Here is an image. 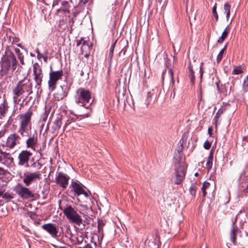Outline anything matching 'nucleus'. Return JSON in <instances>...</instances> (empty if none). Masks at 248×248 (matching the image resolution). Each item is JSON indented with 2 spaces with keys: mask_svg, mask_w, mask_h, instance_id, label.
I'll use <instances>...</instances> for the list:
<instances>
[{
  "mask_svg": "<svg viewBox=\"0 0 248 248\" xmlns=\"http://www.w3.org/2000/svg\"><path fill=\"white\" fill-rule=\"evenodd\" d=\"M0 73L7 75L10 69L13 72H20L22 66L18 63L15 55L11 51L6 52L0 61Z\"/></svg>",
  "mask_w": 248,
  "mask_h": 248,
  "instance_id": "obj_1",
  "label": "nucleus"
},
{
  "mask_svg": "<svg viewBox=\"0 0 248 248\" xmlns=\"http://www.w3.org/2000/svg\"><path fill=\"white\" fill-rule=\"evenodd\" d=\"M32 85L30 79L24 78L17 82L13 90L14 99L15 101L17 99L18 97L24 93L30 95L32 93Z\"/></svg>",
  "mask_w": 248,
  "mask_h": 248,
  "instance_id": "obj_2",
  "label": "nucleus"
},
{
  "mask_svg": "<svg viewBox=\"0 0 248 248\" xmlns=\"http://www.w3.org/2000/svg\"><path fill=\"white\" fill-rule=\"evenodd\" d=\"M63 213L70 221L76 225H80L82 223V217L79 215L81 212L76 207L67 205L63 210Z\"/></svg>",
  "mask_w": 248,
  "mask_h": 248,
  "instance_id": "obj_3",
  "label": "nucleus"
},
{
  "mask_svg": "<svg viewBox=\"0 0 248 248\" xmlns=\"http://www.w3.org/2000/svg\"><path fill=\"white\" fill-rule=\"evenodd\" d=\"M186 170V166L183 162L177 161L175 162V176L174 183L180 184L184 179Z\"/></svg>",
  "mask_w": 248,
  "mask_h": 248,
  "instance_id": "obj_4",
  "label": "nucleus"
},
{
  "mask_svg": "<svg viewBox=\"0 0 248 248\" xmlns=\"http://www.w3.org/2000/svg\"><path fill=\"white\" fill-rule=\"evenodd\" d=\"M78 97L76 100L77 104H82L81 106L88 108L90 107L89 105L86 106L85 103H89L90 100L91 99V93L89 91L85 90L84 89L80 88L77 90Z\"/></svg>",
  "mask_w": 248,
  "mask_h": 248,
  "instance_id": "obj_5",
  "label": "nucleus"
},
{
  "mask_svg": "<svg viewBox=\"0 0 248 248\" xmlns=\"http://www.w3.org/2000/svg\"><path fill=\"white\" fill-rule=\"evenodd\" d=\"M15 190L16 193L23 199L28 200L34 197L33 192L21 184H18L15 188Z\"/></svg>",
  "mask_w": 248,
  "mask_h": 248,
  "instance_id": "obj_6",
  "label": "nucleus"
},
{
  "mask_svg": "<svg viewBox=\"0 0 248 248\" xmlns=\"http://www.w3.org/2000/svg\"><path fill=\"white\" fill-rule=\"evenodd\" d=\"M33 76L36 86H41L44 75L41 66L37 62L33 65Z\"/></svg>",
  "mask_w": 248,
  "mask_h": 248,
  "instance_id": "obj_7",
  "label": "nucleus"
},
{
  "mask_svg": "<svg viewBox=\"0 0 248 248\" xmlns=\"http://www.w3.org/2000/svg\"><path fill=\"white\" fill-rule=\"evenodd\" d=\"M63 72L62 70L56 71H51L49 73V79L48 84L49 88L55 89L57 81L61 79Z\"/></svg>",
  "mask_w": 248,
  "mask_h": 248,
  "instance_id": "obj_8",
  "label": "nucleus"
},
{
  "mask_svg": "<svg viewBox=\"0 0 248 248\" xmlns=\"http://www.w3.org/2000/svg\"><path fill=\"white\" fill-rule=\"evenodd\" d=\"M77 46L79 47L78 52L80 55H84L86 58H88L90 55L91 46L83 38H80L77 41Z\"/></svg>",
  "mask_w": 248,
  "mask_h": 248,
  "instance_id": "obj_9",
  "label": "nucleus"
},
{
  "mask_svg": "<svg viewBox=\"0 0 248 248\" xmlns=\"http://www.w3.org/2000/svg\"><path fill=\"white\" fill-rule=\"evenodd\" d=\"M32 155V153L27 150L21 151L18 155L19 160L18 164L19 166L29 167V161Z\"/></svg>",
  "mask_w": 248,
  "mask_h": 248,
  "instance_id": "obj_10",
  "label": "nucleus"
},
{
  "mask_svg": "<svg viewBox=\"0 0 248 248\" xmlns=\"http://www.w3.org/2000/svg\"><path fill=\"white\" fill-rule=\"evenodd\" d=\"M69 179L70 177L68 175L60 172L56 175L55 182L60 186L65 188L67 186Z\"/></svg>",
  "mask_w": 248,
  "mask_h": 248,
  "instance_id": "obj_11",
  "label": "nucleus"
},
{
  "mask_svg": "<svg viewBox=\"0 0 248 248\" xmlns=\"http://www.w3.org/2000/svg\"><path fill=\"white\" fill-rule=\"evenodd\" d=\"M24 178L23 180L24 183L27 186H29L34 180L39 179L41 174L38 171L34 172H27L24 174Z\"/></svg>",
  "mask_w": 248,
  "mask_h": 248,
  "instance_id": "obj_12",
  "label": "nucleus"
},
{
  "mask_svg": "<svg viewBox=\"0 0 248 248\" xmlns=\"http://www.w3.org/2000/svg\"><path fill=\"white\" fill-rule=\"evenodd\" d=\"M71 186L75 193V195H77V196L83 194L86 198H89V194L84 190L82 186L80 184L76 182L72 181Z\"/></svg>",
  "mask_w": 248,
  "mask_h": 248,
  "instance_id": "obj_13",
  "label": "nucleus"
},
{
  "mask_svg": "<svg viewBox=\"0 0 248 248\" xmlns=\"http://www.w3.org/2000/svg\"><path fill=\"white\" fill-rule=\"evenodd\" d=\"M42 228L49 233L53 237H56L58 232V229L55 224L52 223L45 224Z\"/></svg>",
  "mask_w": 248,
  "mask_h": 248,
  "instance_id": "obj_14",
  "label": "nucleus"
},
{
  "mask_svg": "<svg viewBox=\"0 0 248 248\" xmlns=\"http://www.w3.org/2000/svg\"><path fill=\"white\" fill-rule=\"evenodd\" d=\"M19 137L16 134H11L7 138L6 146L11 149L13 148L19 143Z\"/></svg>",
  "mask_w": 248,
  "mask_h": 248,
  "instance_id": "obj_15",
  "label": "nucleus"
},
{
  "mask_svg": "<svg viewBox=\"0 0 248 248\" xmlns=\"http://www.w3.org/2000/svg\"><path fill=\"white\" fill-rule=\"evenodd\" d=\"M32 115V111L31 108H30L25 114L18 115L17 118L20 121V124H28L30 123Z\"/></svg>",
  "mask_w": 248,
  "mask_h": 248,
  "instance_id": "obj_16",
  "label": "nucleus"
},
{
  "mask_svg": "<svg viewBox=\"0 0 248 248\" xmlns=\"http://www.w3.org/2000/svg\"><path fill=\"white\" fill-rule=\"evenodd\" d=\"M237 216H236L234 221H233L232 227V230L230 233V238L231 241L232 243H233V244L235 245V243L236 242V234L238 232V229L237 227L235 225V222L237 220Z\"/></svg>",
  "mask_w": 248,
  "mask_h": 248,
  "instance_id": "obj_17",
  "label": "nucleus"
},
{
  "mask_svg": "<svg viewBox=\"0 0 248 248\" xmlns=\"http://www.w3.org/2000/svg\"><path fill=\"white\" fill-rule=\"evenodd\" d=\"M37 135H33L32 137L29 138L26 141L27 146L28 148H31L33 150H35V146L37 144Z\"/></svg>",
  "mask_w": 248,
  "mask_h": 248,
  "instance_id": "obj_18",
  "label": "nucleus"
},
{
  "mask_svg": "<svg viewBox=\"0 0 248 248\" xmlns=\"http://www.w3.org/2000/svg\"><path fill=\"white\" fill-rule=\"evenodd\" d=\"M60 128V125H46V130L51 131V132L55 133Z\"/></svg>",
  "mask_w": 248,
  "mask_h": 248,
  "instance_id": "obj_19",
  "label": "nucleus"
},
{
  "mask_svg": "<svg viewBox=\"0 0 248 248\" xmlns=\"http://www.w3.org/2000/svg\"><path fill=\"white\" fill-rule=\"evenodd\" d=\"M213 159V151L211 150L209 155L208 157V160L206 163V167L208 170H210L212 167V161Z\"/></svg>",
  "mask_w": 248,
  "mask_h": 248,
  "instance_id": "obj_20",
  "label": "nucleus"
},
{
  "mask_svg": "<svg viewBox=\"0 0 248 248\" xmlns=\"http://www.w3.org/2000/svg\"><path fill=\"white\" fill-rule=\"evenodd\" d=\"M66 94H65L63 91V89L57 93H55L54 95V98L57 100H60L62 99L65 96H66Z\"/></svg>",
  "mask_w": 248,
  "mask_h": 248,
  "instance_id": "obj_21",
  "label": "nucleus"
},
{
  "mask_svg": "<svg viewBox=\"0 0 248 248\" xmlns=\"http://www.w3.org/2000/svg\"><path fill=\"white\" fill-rule=\"evenodd\" d=\"M248 92V76L244 80L243 84L242 90L241 91V93L242 95H244L245 93Z\"/></svg>",
  "mask_w": 248,
  "mask_h": 248,
  "instance_id": "obj_22",
  "label": "nucleus"
},
{
  "mask_svg": "<svg viewBox=\"0 0 248 248\" xmlns=\"http://www.w3.org/2000/svg\"><path fill=\"white\" fill-rule=\"evenodd\" d=\"M8 105L5 102L0 105V117L3 116L8 109Z\"/></svg>",
  "mask_w": 248,
  "mask_h": 248,
  "instance_id": "obj_23",
  "label": "nucleus"
},
{
  "mask_svg": "<svg viewBox=\"0 0 248 248\" xmlns=\"http://www.w3.org/2000/svg\"><path fill=\"white\" fill-rule=\"evenodd\" d=\"M188 69L189 72V78H190L191 82L192 83H194V80H195V77L194 75V71L192 69V66L191 65V62H189V64L188 66Z\"/></svg>",
  "mask_w": 248,
  "mask_h": 248,
  "instance_id": "obj_24",
  "label": "nucleus"
},
{
  "mask_svg": "<svg viewBox=\"0 0 248 248\" xmlns=\"http://www.w3.org/2000/svg\"><path fill=\"white\" fill-rule=\"evenodd\" d=\"M231 6L228 3H225L224 5V13L226 15V18L228 20L230 16V9Z\"/></svg>",
  "mask_w": 248,
  "mask_h": 248,
  "instance_id": "obj_25",
  "label": "nucleus"
},
{
  "mask_svg": "<svg viewBox=\"0 0 248 248\" xmlns=\"http://www.w3.org/2000/svg\"><path fill=\"white\" fill-rule=\"evenodd\" d=\"M228 34V31H227V27L224 30V31H223L221 36L219 38L218 40H217V42L221 44L223 43V42L224 41V40L227 37V35Z\"/></svg>",
  "mask_w": 248,
  "mask_h": 248,
  "instance_id": "obj_26",
  "label": "nucleus"
},
{
  "mask_svg": "<svg viewBox=\"0 0 248 248\" xmlns=\"http://www.w3.org/2000/svg\"><path fill=\"white\" fill-rule=\"evenodd\" d=\"M71 237L72 240L75 241L76 244H81L83 242V238L81 235H78L77 236L72 235Z\"/></svg>",
  "mask_w": 248,
  "mask_h": 248,
  "instance_id": "obj_27",
  "label": "nucleus"
},
{
  "mask_svg": "<svg viewBox=\"0 0 248 248\" xmlns=\"http://www.w3.org/2000/svg\"><path fill=\"white\" fill-rule=\"evenodd\" d=\"M105 225V223L104 222L103 220H99L98 221V232L99 234L102 235L103 234V227Z\"/></svg>",
  "mask_w": 248,
  "mask_h": 248,
  "instance_id": "obj_28",
  "label": "nucleus"
},
{
  "mask_svg": "<svg viewBox=\"0 0 248 248\" xmlns=\"http://www.w3.org/2000/svg\"><path fill=\"white\" fill-rule=\"evenodd\" d=\"M3 160H9L11 162H12L13 160V158L11 156V155L9 153H6L5 152H3V153L1 155Z\"/></svg>",
  "mask_w": 248,
  "mask_h": 248,
  "instance_id": "obj_29",
  "label": "nucleus"
},
{
  "mask_svg": "<svg viewBox=\"0 0 248 248\" xmlns=\"http://www.w3.org/2000/svg\"><path fill=\"white\" fill-rule=\"evenodd\" d=\"M227 45H225L224 47L220 51L219 54L217 56V63H219L222 59L223 56L226 49Z\"/></svg>",
  "mask_w": 248,
  "mask_h": 248,
  "instance_id": "obj_30",
  "label": "nucleus"
},
{
  "mask_svg": "<svg viewBox=\"0 0 248 248\" xmlns=\"http://www.w3.org/2000/svg\"><path fill=\"white\" fill-rule=\"evenodd\" d=\"M196 189H197V186H196V184H192L189 188V192L190 193V194L192 196H195Z\"/></svg>",
  "mask_w": 248,
  "mask_h": 248,
  "instance_id": "obj_31",
  "label": "nucleus"
},
{
  "mask_svg": "<svg viewBox=\"0 0 248 248\" xmlns=\"http://www.w3.org/2000/svg\"><path fill=\"white\" fill-rule=\"evenodd\" d=\"M225 108H220L216 113V116L215 117L216 120V123L217 122L218 118L220 117V115L223 113Z\"/></svg>",
  "mask_w": 248,
  "mask_h": 248,
  "instance_id": "obj_32",
  "label": "nucleus"
},
{
  "mask_svg": "<svg viewBox=\"0 0 248 248\" xmlns=\"http://www.w3.org/2000/svg\"><path fill=\"white\" fill-rule=\"evenodd\" d=\"M167 0H156L157 6L163 8L166 5Z\"/></svg>",
  "mask_w": 248,
  "mask_h": 248,
  "instance_id": "obj_33",
  "label": "nucleus"
},
{
  "mask_svg": "<svg viewBox=\"0 0 248 248\" xmlns=\"http://www.w3.org/2000/svg\"><path fill=\"white\" fill-rule=\"evenodd\" d=\"M47 119V114L46 113V112L43 113L40 118V119L39 120V123H46V122Z\"/></svg>",
  "mask_w": 248,
  "mask_h": 248,
  "instance_id": "obj_34",
  "label": "nucleus"
},
{
  "mask_svg": "<svg viewBox=\"0 0 248 248\" xmlns=\"http://www.w3.org/2000/svg\"><path fill=\"white\" fill-rule=\"evenodd\" d=\"M242 72V70L240 66L235 67L232 71V74L234 75H238L241 74Z\"/></svg>",
  "mask_w": 248,
  "mask_h": 248,
  "instance_id": "obj_35",
  "label": "nucleus"
},
{
  "mask_svg": "<svg viewBox=\"0 0 248 248\" xmlns=\"http://www.w3.org/2000/svg\"><path fill=\"white\" fill-rule=\"evenodd\" d=\"M115 43H116V42L111 45V47L110 48L109 53L108 57H109V58H110V60H111L112 58L113 54L114 49V47H115Z\"/></svg>",
  "mask_w": 248,
  "mask_h": 248,
  "instance_id": "obj_36",
  "label": "nucleus"
},
{
  "mask_svg": "<svg viewBox=\"0 0 248 248\" xmlns=\"http://www.w3.org/2000/svg\"><path fill=\"white\" fill-rule=\"evenodd\" d=\"M61 4L62 6L65 9L67 10L69 8L70 5L68 1L66 0H62L61 1Z\"/></svg>",
  "mask_w": 248,
  "mask_h": 248,
  "instance_id": "obj_37",
  "label": "nucleus"
},
{
  "mask_svg": "<svg viewBox=\"0 0 248 248\" xmlns=\"http://www.w3.org/2000/svg\"><path fill=\"white\" fill-rule=\"evenodd\" d=\"M216 9H217V6H216V4L213 8L212 12H213V15L216 18V20H218V15H217Z\"/></svg>",
  "mask_w": 248,
  "mask_h": 248,
  "instance_id": "obj_38",
  "label": "nucleus"
},
{
  "mask_svg": "<svg viewBox=\"0 0 248 248\" xmlns=\"http://www.w3.org/2000/svg\"><path fill=\"white\" fill-rule=\"evenodd\" d=\"M211 145V143L209 141L206 140L204 143L203 147L205 149L208 150L210 149Z\"/></svg>",
  "mask_w": 248,
  "mask_h": 248,
  "instance_id": "obj_39",
  "label": "nucleus"
},
{
  "mask_svg": "<svg viewBox=\"0 0 248 248\" xmlns=\"http://www.w3.org/2000/svg\"><path fill=\"white\" fill-rule=\"evenodd\" d=\"M210 185V184L209 182H203V183L202 184V189H206L209 187Z\"/></svg>",
  "mask_w": 248,
  "mask_h": 248,
  "instance_id": "obj_40",
  "label": "nucleus"
},
{
  "mask_svg": "<svg viewBox=\"0 0 248 248\" xmlns=\"http://www.w3.org/2000/svg\"><path fill=\"white\" fill-rule=\"evenodd\" d=\"M26 125H21L20 128L18 130V132L20 133L21 135H23L24 131L25 130V126Z\"/></svg>",
  "mask_w": 248,
  "mask_h": 248,
  "instance_id": "obj_41",
  "label": "nucleus"
},
{
  "mask_svg": "<svg viewBox=\"0 0 248 248\" xmlns=\"http://www.w3.org/2000/svg\"><path fill=\"white\" fill-rule=\"evenodd\" d=\"M18 58L20 62L22 65H24L25 64V62H24V56L23 55H22V56H19V57H18Z\"/></svg>",
  "mask_w": 248,
  "mask_h": 248,
  "instance_id": "obj_42",
  "label": "nucleus"
},
{
  "mask_svg": "<svg viewBox=\"0 0 248 248\" xmlns=\"http://www.w3.org/2000/svg\"><path fill=\"white\" fill-rule=\"evenodd\" d=\"M15 52L16 53V54L17 55L18 57L23 55L21 53L20 50L19 49L15 48Z\"/></svg>",
  "mask_w": 248,
  "mask_h": 248,
  "instance_id": "obj_43",
  "label": "nucleus"
},
{
  "mask_svg": "<svg viewBox=\"0 0 248 248\" xmlns=\"http://www.w3.org/2000/svg\"><path fill=\"white\" fill-rule=\"evenodd\" d=\"M202 64L200 66V73L201 80H202V76H203V71H202Z\"/></svg>",
  "mask_w": 248,
  "mask_h": 248,
  "instance_id": "obj_44",
  "label": "nucleus"
},
{
  "mask_svg": "<svg viewBox=\"0 0 248 248\" xmlns=\"http://www.w3.org/2000/svg\"><path fill=\"white\" fill-rule=\"evenodd\" d=\"M5 189H4L3 186L0 187V196H2L3 195V193L5 191Z\"/></svg>",
  "mask_w": 248,
  "mask_h": 248,
  "instance_id": "obj_45",
  "label": "nucleus"
},
{
  "mask_svg": "<svg viewBox=\"0 0 248 248\" xmlns=\"http://www.w3.org/2000/svg\"><path fill=\"white\" fill-rule=\"evenodd\" d=\"M89 0H79V4H85Z\"/></svg>",
  "mask_w": 248,
  "mask_h": 248,
  "instance_id": "obj_46",
  "label": "nucleus"
},
{
  "mask_svg": "<svg viewBox=\"0 0 248 248\" xmlns=\"http://www.w3.org/2000/svg\"><path fill=\"white\" fill-rule=\"evenodd\" d=\"M169 73L170 74V77L171 78V79L173 80V72L171 69H169Z\"/></svg>",
  "mask_w": 248,
  "mask_h": 248,
  "instance_id": "obj_47",
  "label": "nucleus"
},
{
  "mask_svg": "<svg viewBox=\"0 0 248 248\" xmlns=\"http://www.w3.org/2000/svg\"><path fill=\"white\" fill-rule=\"evenodd\" d=\"M5 170L3 169L0 168V178L4 174Z\"/></svg>",
  "mask_w": 248,
  "mask_h": 248,
  "instance_id": "obj_48",
  "label": "nucleus"
},
{
  "mask_svg": "<svg viewBox=\"0 0 248 248\" xmlns=\"http://www.w3.org/2000/svg\"><path fill=\"white\" fill-rule=\"evenodd\" d=\"M212 127H209L208 129V132L210 136H212Z\"/></svg>",
  "mask_w": 248,
  "mask_h": 248,
  "instance_id": "obj_49",
  "label": "nucleus"
},
{
  "mask_svg": "<svg viewBox=\"0 0 248 248\" xmlns=\"http://www.w3.org/2000/svg\"><path fill=\"white\" fill-rule=\"evenodd\" d=\"M202 192L203 196V197H205L206 194H207V193L206 192V189H202Z\"/></svg>",
  "mask_w": 248,
  "mask_h": 248,
  "instance_id": "obj_50",
  "label": "nucleus"
},
{
  "mask_svg": "<svg viewBox=\"0 0 248 248\" xmlns=\"http://www.w3.org/2000/svg\"><path fill=\"white\" fill-rule=\"evenodd\" d=\"M43 56H43L42 54H41V53H40V54H38L37 55V59H38L40 60V59H41V58H42Z\"/></svg>",
  "mask_w": 248,
  "mask_h": 248,
  "instance_id": "obj_51",
  "label": "nucleus"
},
{
  "mask_svg": "<svg viewBox=\"0 0 248 248\" xmlns=\"http://www.w3.org/2000/svg\"><path fill=\"white\" fill-rule=\"evenodd\" d=\"M44 59V61L45 62H47V57L46 56H44L42 58Z\"/></svg>",
  "mask_w": 248,
  "mask_h": 248,
  "instance_id": "obj_52",
  "label": "nucleus"
},
{
  "mask_svg": "<svg viewBox=\"0 0 248 248\" xmlns=\"http://www.w3.org/2000/svg\"><path fill=\"white\" fill-rule=\"evenodd\" d=\"M4 133H5V131H0V138L2 137L4 135Z\"/></svg>",
  "mask_w": 248,
  "mask_h": 248,
  "instance_id": "obj_53",
  "label": "nucleus"
},
{
  "mask_svg": "<svg viewBox=\"0 0 248 248\" xmlns=\"http://www.w3.org/2000/svg\"><path fill=\"white\" fill-rule=\"evenodd\" d=\"M84 248H93L90 245H87Z\"/></svg>",
  "mask_w": 248,
  "mask_h": 248,
  "instance_id": "obj_54",
  "label": "nucleus"
},
{
  "mask_svg": "<svg viewBox=\"0 0 248 248\" xmlns=\"http://www.w3.org/2000/svg\"><path fill=\"white\" fill-rule=\"evenodd\" d=\"M36 53H37V55H38V54H40V51H39V49H36Z\"/></svg>",
  "mask_w": 248,
  "mask_h": 248,
  "instance_id": "obj_55",
  "label": "nucleus"
},
{
  "mask_svg": "<svg viewBox=\"0 0 248 248\" xmlns=\"http://www.w3.org/2000/svg\"><path fill=\"white\" fill-rule=\"evenodd\" d=\"M2 162V158L1 155H0V163H1Z\"/></svg>",
  "mask_w": 248,
  "mask_h": 248,
  "instance_id": "obj_56",
  "label": "nucleus"
},
{
  "mask_svg": "<svg viewBox=\"0 0 248 248\" xmlns=\"http://www.w3.org/2000/svg\"><path fill=\"white\" fill-rule=\"evenodd\" d=\"M36 162H34V163L32 164L31 166H32V167H35V166H36Z\"/></svg>",
  "mask_w": 248,
  "mask_h": 248,
  "instance_id": "obj_57",
  "label": "nucleus"
},
{
  "mask_svg": "<svg viewBox=\"0 0 248 248\" xmlns=\"http://www.w3.org/2000/svg\"><path fill=\"white\" fill-rule=\"evenodd\" d=\"M3 151L0 148V155H1L3 153Z\"/></svg>",
  "mask_w": 248,
  "mask_h": 248,
  "instance_id": "obj_58",
  "label": "nucleus"
},
{
  "mask_svg": "<svg viewBox=\"0 0 248 248\" xmlns=\"http://www.w3.org/2000/svg\"><path fill=\"white\" fill-rule=\"evenodd\" d=\"M68 124H70L71 123H72L73 122L70 121V120H68Z\"/></svg>",
  "mask_w": 248,
  "mask_h": 248,
  "instance_id": "obj_59",
  "label": "nucleus"
},
{
  "mask_svg": "<svg viewBox=\"0 0 248 248\" xmlns=\"http://www.w3.org/2000/svg\"><path fill=\"white\" fill-rule=\"evenodd\" d=\"M217 86L218 90H219L218 84L217 83Z\"/></svg>",
  "mask_w": 248,
  "mask_h": 248,
  "instance_id": "obj_60",
  "label": "nucleus"
},
{
  "mask_svg": "<svg viewBox=\"0 0 248 248\" xmlns=\"http://www.w3.org/2000/svg\"><path fill=\"white\" fill-rule=\"evenodd\" d=\"M18 46H19L20 47H22L21 45L20 44H18Z\"/></svg>",
  "mask_w": 248,
  "mask_h": 248,
  "instance_id": "obj_61",
  "label": "nucleus"
},
{
  "mask_svg": "<svg viewBox=\"0 0 248 248\" xmlns=\"http://www.w3.org/2000/svg\"><path fill=\"white\" fill-rule=\"evenodd\" d=\"M198 175V173H196L195 174V176H197Z\"/></svg>",
  "mask_w": 248,
  "mask_h": 248,
  "instance_id": "obj_62",
  "label": "nucleus"
},
{
  "mask_svg": "<svg viewBox=\"0 0 248 248\" xmlns=\"http://www.w3.org/2000/svg\"><path fill=\"white\" fill-rule=\"evenodd\" d=\"M65 126H66V125H65L64 126V127H63V129H64V130L65 129Z\"/></svg>",
  "mask_w": 248,
  "mask_h": 248,
  "instance_id": "obj_63",
  "label": "nucleus"
},
{
  "mask_svg": "<svg viewBox=\"0 0 248 248\" xmlns=\"http://www.w3.org/2000/svg\"><path fill=\"white\" fill-rule=\"evenodd\" d=\"M70 2H71V3H72V0H69Z\"/></svg>",
  "mask_w": 248,
  "mask_h": 248,
  "instance_id": "obj_64",
  "label": "nucleus"
}]
</instances>
